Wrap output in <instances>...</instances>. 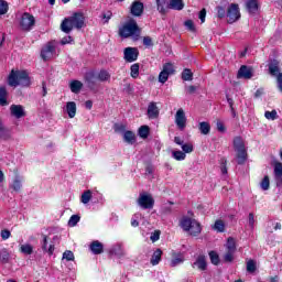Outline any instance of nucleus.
Wrapping results in <instances>:
<instances>
[{
    "instance_id": "obj_1",
    "label": "nucleus",
    "mask_w": 282,
    "mask_h": 282,
    "mask_svg": "<svg viewBox=\"0 0 282 282\" xmlns=\"http://www.w3.org/2000/svg\"><path fill=\"white\" fill-rule=\"evenodd\" d=\"M8 85L10 87H30L32 82L30 80L28 72L12 69L8 77Z\"/></svg>"
},
{
    "instance_id": "obj_2",
    "label": "nucleus",
    "mask_w": 282,
    "mask_h": 282,
    "mask_svg": "<svg viewBox=\"0 0 282 282\" xmlns=\"http://www.w3.org/2000/svg\"><path fill=\"white\" fill-rule=\"evenodd\" d=\"M180 226L184 232H188L192 237L202 235V225L196 219L185 216L181 219Z\"/></svg>"
},
{
    "instance_id": "obj_3",
    "label": "nucleus",
    "mask_w": 282,
    "mask_h": 282,
    "mask_svg": "<svg viewBox=\"0 0 282 282\" xmlns=\"http://www.w3.org/2000/svg\"><path fill=\"white\" fill-rule=\"evenodd\" d=\"M234 149L236 151V158L238 164H246V160H248V151L246 150V144L243 143V139L241 137H236L234 139Z\"/></svg>"
},
{
    "instance_id": "obj_4",
    "label": "nucleus",
    "mask_w": 282,
    "mask_h": 282,
    "mask_svg": "<svg viewBox=\"0 0 282 282\" xmlns=\"http://www.w3.org/2000/svg\"><path fill=\"white\" fill-rule=\"evenodd\" d=\"M119 35L122 39H129V36H140V26L135 20L128 21L122 28L119 29Z\"/></svg>"
},
{
    "instance_id": "obj_5",
    "label": "nucleus",
    "mask_w": 282,
    "mask_h": 282,
    "mask_svg": "<svg viewBox=\"0 0 282 282\" xmlns=\"http://www.w3.org/2000/svg\"><path fill=\"white\" fill-rule=\"evenodd\" d=\"M137 203L138 206H140V208L143 210H151L153 206H155V199H153V196L147 193H141Z\"/></svg>"
},
{
    "instance_id": "obj_6",
    "label": "nucleus",
    "mask_w": 282,
    "mask_h": 282,
    "mask_svg": "<svg viewBox=\"0 0 282 282\" xmlns=\"http://www.w3.org/2000/svg\"><path fill=\"white\" fill-rule=\"evenodd\" d=\"M36 23V20L34 19V15L25 12L22 14L20 19V28L23 30V32H30L34 28V24Z\"/></svg>"
},
{
    "instance_id": "obj_7",
    "label": "nucleus",
    "mask_w": 282,
    "mask_h": 282,
    "mask_svg": "<svg viewBox=\"0 0 282 282\" xmlns=\"http://www.w3.org/2000/svg\"><path fill=\"white\" fill-rule=\"evenodd\" d=\"M228 23H237L241 19L239 4L231 3L227 10Z\"/></svg>"
},
{
    "instance_id": "obj_8",
    "label": "nucleus",
    "mask_w": 282,
    "mask_h": 282,
    "mask_svg": "<svg viewBox=\"0 0 282 282\" xmlns=\"http://www.w3.org/2000/svg\"><path fill=\"white\" fill-rule=\"evenodd\" d=\"M173 74H175V67H173V64L166 63L165 65H163V69L159 74V83H162V85H164V83H166V80H169V77L173 76Z\"/></svg>"
},
{
    "instance_id": "obj_9",
    "label": "nucleus",
    "mask_w": 282,
    "mask_h": 282,
    "mask_svg": "<svg viewBox=\"0 0 282 282\" xmlns=\"http://www.w3.org/2000/svg\"><path fill=\"white\" fill-rule=\"evenodd\" d=\"M54 54H56V46H54V43L48 42L45 46L42 47L41 58L44 61H50L54 58Z\"/></svg>"
},
{
    "instance_id": "obj_10",
    "label": "nucleus",
    "mask_w": 282,
    "mask_h": 282,
    "mask_svg": "<svg viewBox=\"0 0 282 282\" xmlns=\"http://www.w3.org/2000/svg\"><path fill=\"white\" fill-rule=\"evenodd\" d=\"M140 56V51L137 47H126L123 51V58L126 63H135Z\"/></svg>"
},
{
    "instance_id": "obj_11",
    "label": "nucleus",
    "mask_w": 282,
    "mask_h": 282,
    "mask_svg": "<svg viewBox=\"0 0 282 282\" xmlns=\"http://www.w3.org/2000/svg\"><path fill=\"white\" fill-rule=\"evenodd\" d=\"M69 18L76 30H82V28H85V15L83 13L76 12Z\"/></svg>"
},
{
    "instance_id": "obj_12",
    "label": "nucleus",
    "mask_w": 282,
    "mask_h": 282,
    "mask_svg": "<svg viewBox=\"0 0 282 282\" xmlns=\"http://www.w3.org/2000/svg\"><path fill=\"white\" fill-rule=\"evenodd\" d=\"M175 123L176 127L181 129V131H183V129H186V113H184V109L181 108L176 111Z\"/></svg>"
},
{
    "instance_id": "obj_13",
    "label": "nucleus",
    "mask_w": 282,
    "mask_h": 282,
    "mask_svg": "<svg viewBox=\"0 0 282 282\" xmlns=\"http://www.w3.org/2000/svg\"><path fill=\"white\" fill-rule=\"evenodd\" d=\"M10 111L13 118H17V119L25 118V108H23V106L21 105H11Z\"/></svg>"
},
{
    "instance_id": "obj_14",
    "label": "nucleus",
    "mask_w": 282,
    "mask_h": 282,
    "mask_svg": "<svg viewBox=\"0 0 282 282\" xmlns=\"http://www.w3.org/2000/svg\"><path fill=\"white\" fill-rule=\"evenodd\" d=\"M130 10L133 17H142V13L144 12V3L134 1L132 2Z\"/></svg>"
},
{
    "instance_id": "obj_15",
    "label": "nucleus",
    "mask_w": 282,
    "mask_h": 282,
    "mask_svg": "<svg viewBox=\"0 0 282 282\" xmlns=\"http://www.w3.org/2000/svg\"><path fill=\"white\" fill-rule=\"evenodd\" d=\"M43 240H42V250L43 252H47V254H50V257H52L54 254V245L50 243V238L45 235L42 236Z\"/></svg>"
},
{
    "instance_id": "obj_16",
    "label": "nucleus",
    "mask_w": 282,
    "mask_h": 282,
    "mask_svg": "<svg viewBox=\"0 0 282 282\" xmlns=\"http://www.w3.org/2000/svg\"><path fill=\"white\" fill-rule=\"evenodd\" d=\"M238 78H245L246 80H250V78H252V67L242 65L238 70Z\"/></svg>"
},
{
    "instance_id": "obj_17",
    "label": "nucleus",
    "mask_w": 282,
    "mask_h": 282,
    "mask_svg": "<svg viewBox=\"0 0 282 282\" xmlns=\"http://www.w3.org/2000/svg\"><path fill=\"white\" fill-rule=\"evenodd\" d=\"M158 116H160V109L158 108V105L152 101L148 106V118H150V120H155Z\"/></svg>"
},
{
    "instance_id": "obj_18",
    "label": "nucleus",
    "mask_w": 282,
    "mask_h": 282,
    "mask_svg": "<svg viewBox=\"0 0 282 282\" xmlns=\"http://www.w3.org/2000/svg\"><path fill=\"white\" fill-rule=\"evenodd\" d=\"M74 22H72V18H65L61 24V30L65 34H69L72 30H74Z\"/></svg>"
},
{
    "instance_id": "obj_19",
    "label": "nucleus",
    "mask_w": 282,
    "mask_h": 282,
    "mask_svg": "<svg viewBox=\"0 0 282 282\" xmlns=\"http://www.w3.org/2000/svg\"><path fill=\"white\" fill-rule=\"evenodd\" d=\"M274 177L276 182V186H282V163L276 162L274 164Z\"/></svg>"
},
{
    "instance_id": "obj_20",
    "label": "nucleus",
    "mask_w": 282,
    "mask_h": 282,
    "mask_svg": "<svg viewBox=\"0 0 282 282\" xmlns=\"http://www.w3.org/2000/svg\"><path fill=\"white\" fill-rule=\"evenodd\" d=\"M85 80L89 89H95L96 87V73L94 70L87 72L85 74Z\"/></svg>"
},
{
    "instance_id": "obj_21",
    "label": "nucleus",
    "mask_w": 282,
    "mask_h": 282,
    "mask_svg": "<svg viewBox=\"0 0 282 282\" xmlns=\"http://www.w3.org/2000/svg\"><path fill=\"white\" fill-rule=\"evenodd\" d=\"M109 252L110 254L118 257L119 259L121 257H124V248H122V243H116L110 248Z\"/></svg>"
},
{
    "instance_id": "obj_22",
    "label": "nucleus",
    "mask_w": 282,
    "mask_h": 282,
    "mask_svg": "<svg viewBox=\"0 0 282 282\" xmlns=\"http://www.w3.org/2000/svg\"><path fill=\"white\" fill-rule=\"evenodd\" d=\"M11 137L12 133L10 132V129H8L0 119V140H10Z\"/></svg>"
},
{
    "instance_id": "obj_23",
    "label": "nucleus",
    "mask_w": 282,
    "mask_h": 282,
    "mask_svg": "<svg viewBox=\"0 0 282 282\" xmlns=\"http://www.w3.org/2000/svg\"><path fill=\"white\" fill-rule=\"evenodd\" d=\"M281 69L279 68V61L276 59H271L269 63V73L271 76H279L281 73Z\"/></svg>"
},
{
    "instance_id": "obj_24",
    "label": "nucleus",
    "mask_w": 282,
    "mask_h": 282,
    "mask_svg": "<svg viewBox=\"0 0 282 282\" xmlns=\"http://www.w3.org/2000/svg\"><path fill=\"white\" fill-rule=\"evenodd\" d=\"M90 250H91L93 254H102L105 247L102 246V243L100 241L95 240L90 245Z\"/></svg>"
},
{
    "instance_id": "obj_25",
    "label": "nucleus",
    "mask_w": 282,
    "mask_h": 282,
    "mask_svg": "<svg viewBox=\"0 0 282 282\" xmlns=\"http://www.w3.org/2000/svg\"><path fill=\"white\" fill-rule=\"evenodd\" d=\"M156 1V10L160 14H166L169 12V3L166 0H155Z\"/></svg>"
},
{
    "instance_id": "obj_26",
    "label": "nucleus",
    "mask_w": 282,
    "mask_h": 282,
    "mask_svg": "<svg viewBox=\"0 0 282 282\" xmlns=\"http://www.w3.org/2000/svg\"><path fill=\"white\" fill-rule=\"evenodd\" d=\"M167 8H170V10H184V0H170Z\"/></svg>"
},
{
    "instance_id": "obj_27",
    "label": "nucleus",
    "mask_w": 282,
    "mask_h": 282,
    "mask_svg": "<svg viewBox=\"0 0 282 282\" xmlns=\"http://www.w3.org/2000/svg\"><path fill=\"white\" fill-rule=\"evenodd\" d=\"M23 177L15 175V177L13 178L12 184L10 185V187L15 191V193H19V191H21L23 184Z\"/></svg>"
},
{
    "instance_id": "obj_28",
    "label": "nucleus",
    "mask_w": 282,
    "mask_h": 282,
    "mask_svg": "<svg viewBox=\"0 0 282 282\" xmlns=\"http://www.w3.org/2000/svg\"><path fill=\"white\" fill-rule=\"evenodd\" d=\"M0 105L1 107H8V89H6V86L0 87Z\"/></svg>"
},
{
    "instance_id": "obj_29",
    "label": "nucleus",
    "mask_w": 282,
    "mask_h": 282,
    "mask_svg": "<svg viewBox=\"0 0 282 282\" xmlns=\"http://www.w3.org/2000/svg\"><path fill=\"white\" fill-rule=\"evenodd\" d=\"M66 112L69 118H75L76 117V102L68 101L66 104Z\"/></svg>"
},
{
    "instance_id": "obj_30",
    "label": "nucleus",
    "mask_w": 282,
    "mask_h": 282,
    "mask_svg": "<svg viewBox=\"0 0 282 282\" xmlns=\"http://www.w3.org/2000/svg\"><path fill=\"white\" fill-rule=\"evenodd\" d=\"M69 87H70V91L73 94H79L80 89H83V82L73 80V82H70Z\"/></svg>"
},
{
    "instance_id": "obj_31",
    "label": "nucleus",
    "mask_w": 282,
    "mask_h": 282,
    "mask_svg": "<svg viewBox=\"0 0 282 282\" xmlns=\"http://www.w3.org/2000/svg\"><path fill=\"white\" fill-rule=\"evenodd\" d=\"M160 261H162V249H156L152 254L150 263H152L153 265H158Z\"/></svg>"
},
{
    "instance_id": "obj_32",
    "label": "nucleus",
    "mask_w": 282,
    "mask_h": 282,
    "mask_svg": "<svg viewBox=\"0 0 282 282\" xmlns=\"http://www.w3.org/2000/svg\"><path fill=\"white\" fill-rule=\"evenodd\" d=\"M173 213V202L164 203L161 207V215H171Z\"/></svg>"
},
{
    "instance_id": "obj_33",
    "label": "nucleus",
    "mask_w": 282,
    "mask_h": 282,
    "mask_svg": "<svg viewBox=\"0 0 282 282\" xmlns=\"http://www.w3.org/2000/svg\"><path fill=\"white\" fill-rule=\"evenodd\" d=\"M194 265H196L198 270H206L207 268L206 257L199 256L194 262Z\"/></svg>"
},
{
    "instance_id": "obj_34",
    "label": "nucleus",
    "mask_w": 282,
    "mask_h": 282,
    "mask_svg": "<svg viewBox=\"0 0 282 282\" xmlns=\"http://www.w3.org/2000/svg\"><path fill=\"white\" fill-rule=\"evenodd\" d=\"M123 140L128 144H134V142H135V133H133L132 131H126L123 133Z\"/></svg>"
},
{
    "instance_id": "obj_35",
    "label": "nucleus",
    "mask_w": 282,
    "mask_h": 282,
    "mask_svg": "<svg viewBox=\"0 0 282 282\" xmlns=\"http://www.w3.org/2000/svg\"><path fill=\"white\" fill-rule=\"evenodd\" d=\"M246 6L248 12H250L251 14H254V12L259 10V4L257 3V0H249Z\"/></svg>"
},
{
    "instance_id": "obj_36",
    "label": "nucleus",
    "mask_w": 282,
    "mask_h": 282,
    "mask_svg": "<svg viewBox=\"0 0 282 282\" xmlns=\"http://www.w3.org/2000/svg\"><path fill=\"white\" fill-rule=\"evenodd\" d=\"M97 78H98V80H100V83H106V80L111 79V74H109V72H107L106 69H101L98 73Z\"/></svg>"
},
{
    "instance_id": "obj_37",
    "label": "nucleus",
    "mask_w": 282,
    "mask_h": 282,
    "mask_svg": "<svg viewBox=\"0 0 282 282\" xmlns=\"http://www.w3.org/2000/svg\"><path fill=\"white\" fill-rule=\"evenodd\" d=\"M213 230H216V232H224L226 230V224L224 223V220H216L213 226Z\"/></svg>"
},
{
    "instance_id": "obj_38",
    "label": "nucleus",
    "mask_w": 282,
    "mask_h": 282,
    "mask_svg": "<svg viewBox=\"0 0 282 282\" xmlns=\"http://www.w3.org/2000/svg\"><path fill=\"white\" fill-rule=\"evenodd\" d=\"M199 131L203 135H208L210 133V123L203 121L199 123Z\"/></svg>"
},
{
    "instance_id": "obj_39",
    "label": "nucleus",
    "mask_w": 282,
    "mask_h": 282,
    "mask_svg": "<svg viewBox=\"0 0 282 282\" xmlns=\"http://www.w3.org/2000/svg\"><path fill=\"white\" fill-rule=\"evenodd\" d=\"M226 250H232V251H237V242L235 241V238L229 237L227 239V242L225 245Z\"/></svg>"
},
{
    "instance_id": "obj_40",
    "label": "nucleus",
    "mask_w": 282,
    "mask_h": 282,
    "mask_svg": "<svg viewBox=\"0 0 282 282\" xmlns=\"http://www.w3.org/2000/svg\"><path fill=\"white\" fill-rule=\"evenodd\" d=\"M235 252L237 251L226 250V253L224 254V261L226 263H232V261H235Z\"/></svg>"
},
{
    "instance_id": "obj_41",
    "label": "nucleus",
    "mask_w": 282,
    "mask_h": 282,
    "mask_svg": "<svg viewBox=\"0 0 282 282\" xmlns=\"http://www.w3.org/2000/svg\"><path fill=\"white\" fill-rule=\"evenodd\" d=\"M10 261V252L8 249L0 250V262L8 263Z\"/></svg>"
},
{
    "instance_id": "obj_42",
    "label": "nucleus",
    "mask_w": 282,
    "mask_h": 282,
    "mask_svg": "<svg viewBox=\"0 0 282 282\" xmlns=\"http://www.w3.org/2000/svg\"><path fill=\"white\" fill-rule=\"evenodd\" d=\"M172 158H174V160H176L177 162H182V161L186 160V153H184L182 151H173Z\"/></svg>"
},
{
    "instance_id": "obj_43",
    "label": "nucleus",
    "mask_w": 282,
    "mask_h": 282,
    "mask_svg": "<svg viewBox=\"0 0 282 282\" xmlns=\"http://www.w3.org/2000/svg\"><path fill=\"white\" fill-rule=\"evenodd\" d=\"M182 263H184V257L178 254L171 260L170 265L171 268H176V265H180Z\"/></svg>"
},
{
    "instance_id": "obj_44",
    "label": "nucleus",
    "mask_w": 282,
    "mask_h": 282,
    "mask_svg": "<svg viewBox=\"0 0 282 282\" xmlns=\"http://www.w3.org/2000/svg\"><path fill=\"white\" fill-rule=\"evenodd\" d=\"M247 272H249L250 274L257 272V261L249 260L247 262Z\"/></svg>"
},
{
    "instance_id": "obj_45",
    "label": "nucleus",
    "mask_w": 282,
    "mask_h": 282,
    "mask_svg": "<svg viewBox=\"0 0 282 282\" xmlns=\"http://www.w3.org/2000/svg\"><path fill=\"white\" fill-rule=\"evenodd\" d=\"M130 72L132 78H138L140 76V64H133L130 67Z\"/></svg>"
},
{
    "instance_id": "obj_46",
    "label": "nucleus",
    "mask_w": 282,
    "mask_h": 282,
    "mask_svg": "<svg viewBox=\"0 0 282 282\" xmlns=\"http://www.w3.org/2000/svg\"><path fill=\"white\" fill-rule=\"evenodd\" d=\"M20 250L23 254H32V252H34V248H32V245L30 243L22 245Z\"/></svg>"
},
{
    "instance_id": "obj_47",
    "label": "nucleus",
    "mask_w": 282,
    "mask_h": 282,
    "mask_svg": "<svg viewBox=\"0 0 282 282\" xmlns=\"http://www.w3.org/2000/svg\"><path fill=\"white\" fill-rule=\"evenodd\" d=\"M149 131H150L149 126H141L139 128L140 138H143V139L149 138Z\"/></svg>"
},
{
    "instance_id": "obj_48",
    "label": "nucleus",
    "mask_w": 282,
    "mask_h": 282,
    "mask_svg": "<svg viewBox=\"0 0 282 282\" xmlns=\"http://www.w3.org/2000/svg\"><path fill=\"white\" fill-rule=\"evenodd\" d=\"M260 188H262V191H269V188H270V177L268 175H265L263 177V180L261 181Z\"/></svg>"
},
{
    "instance_id": "obj_49",
    "label": "nucleus",
    "mask_w": 282,
    "mask_h": 282,
    "mask_svg": "<svg viewBox=\"0 0 282 282\" xmlns=\"http://www.w3.org/2000/svg\"><path fill=\"white\" fill-rule=\"evenodd\" d=\"M209 258L214 265H219V254L216 251H210Z\"/></svg>"
},
{
    "instance_id": "obj_50",
    "label": "nucleus",
    "mask_w": 282,
    "mask_h": 282,
    "mask_svg": "<svg viewBox=\"0 0 282 282\" xmlns=\"http://www.w3.org/2000/svg\"><path fill=\"white\" fill-rule=\"evenodd\" d=\"M88 202H91V191H86L82 194V204H87Z\"/></svg>"
},
{
    "instance_id": "obj_51",
    "label": "nucleus",
    "mask_w": 282,
    "mask_h": 282,
    "mask_svg": "<svg viewBox=\"0 0 282 282\" xmlns=\"http://www.w3.org/2000/svg\"><path fill=\"white\" fill-rule=\"evenodd\" d=\"M9 6L6 0H0V15L8 14Z\"/></svg>"
},
{
    "instance_id": "obj_52",
    "label": "nucleus",
    "mask_w": 282,
    "mask_h": 282,
    "mask_svg": "<svg viewBox=\"0 0 282 282\" xmlns=\"http://www.w3.org/2000/svg\"><path fill=\"white\" fill-rule=\"evenodd\" d=\"M264 118H267V120H276V118H279V115L276 113V110L265 111Z\"/></svg>"
},
{
    "instance_id": "obj_53",
    "label": "nucleus",
    "mask_w": 282,
    "mask_h": 282,
    "mask_svg": "<svg viewBox=\"0 0 282 282\" xmlns=\"http://www.w3.org/2000/svg\"><path fill=\"white\" fill-rule=\"evenodd\" d=\"M78 221H80V216L73 215V216H70V218L68 220V226H70V228H74V226H76L78 224Z\"/></svg>"
},
{
    "instance_id": "obj_54",
    "label": "nucleus",
    "mask_w": 282,
    "mask_h": 282,
    "mask_svg": "<svg viewBox=\"0 0 282 282\" xmlns=\"http://www.w3.org/2000/svg\"><path fill=\"white\" fill-rule=\"evenodd\" d=\"M182 78L184 80H193V72H191L188 68H185L182 73Z\"/></svg>"
},
{
    "instance_id": "obj_55",
    "label": "nucleus",
    "mask_w": 282,
    "mask_h": 282,
    "mask_svg": "<svg viewBox=\"0 0 282 282\" xmlns=\"http://www.w3.org/2000/svg\"><path fill=\"white\" fill-rule=\"evenodd\" d=\"M227 163H228V161L226 159L220 160V171H221L223 175L228 174V167L226 166Z\"/></svg>"
},
{
    "instance_id": "obj_56",
    "label": "nucleus",
    "mask_w": 282,
    "mask_h": 282,
    "mask_svg": "<svg viewBox=\"0 0 282 282\" xmlns=\"http://www.w3.org/2000/svg\"><path fill=\"white\" fill-rule=\"evenodd\" d=\"M183 153H193V145L192 143H183L181 145Z\"/></svg>"
},
{
    "instance_id": "obj_57",
    "label": "nucleus",
    "mask_w": 282,
    "mask_h": 282,
    "mask_svg": "<svg viewBox=\"0 0 282 282\" xmlns=\"http://www.w3.org/2000/svg\"><path fill=\"white\" fill-rule=\"evenodd\" d=\"M227 102H228V105H229V107H230V111H231V113H232V116H234V118H235V116H237V112L235 111V100H232V98H230L228 95H227Z\"/></svg>"
},
{
    "instance_id": "obj_58",
    "label": "nucleus",
    "mask_w": 282,
    "mask_h": 282,
    "mask_svg": "<svg viewBox=\"0 0 282 282\" xmlns=\"http://www.w3.org/2000/svg\"><path fill=\"white\" fill-rule=\"evenodd\" d=\"M63 259H65L66 261H74V252H72L70 250H66L63 253Z\"/></svg>"
},
{
    "instance_id": "obj_59",
    "label": "nucleus",
    "mask_w": 282,
    "mask_h": 282,
    "mask_svg": "<svg viewBox=\"0 0 282 282\" xmlns=\"http://www.w3.org/2000/svg\"><path fill=\"white\" fill-rule=\"evenodd\" d=\"M184 25L189 32H195V23L193 22V20H186L184 22Z\"/></svg>"
},
{
    "instance_id": "obj_60",
    "label": "nucleus",
    "mask_w": 282,
    "mask_h": 282,
    "mask_svg": "<svg viewBox=\"0 0 282 282\" xmlns=\"http://www.w3.org/2000/svg\"><path fill=\"white\" fill-rule=\"evenodd\" d=\"M216 10L218 19H224V17H226V9H224V7H217Z\"/></svg>"
},
{
    "instance_id": "obj_61",
    "label": "nucleus",
    "mask_w": 282,
    "mask_h": 282,
    "mask_svg": "<svg viewBox=\"0 0 282 282\" xmlns=\"http://www.w3.org/2000/svg\"><path fill=\"white\" fill-rule=\"evenodd\" d=\"M143 45H145V47H153V40L151 36L143 37Z\"/></svg>"
},
{
    "instance_id": "obj_62",
    "label": "nucleus",
    "mask_w": 282,
    "mask_h": 282,
    "mask_svg": "<svg viewBox=\"0 0 282 282\" xmlns=\"http://www.w3.org/2000/svg\"><path fill=\"white\" fill-rule=\"evenodd\" d=\"M11 232L8 229L1 230L0 237L3 241L10 239Z\"/></svg>"
},
{
    "instance_id": "obj_63",
    "label": "nucleus",
    "mask_w": 282,
    "mask_h": 282,
    "mask_svg": "<svg viewBox=\"0 0 282 282\" xmlns=\"http://www.w3.org/2000/svg\"><path fill=\"white\" fill-rule=\"evenodd\" d=\"M111 17H112L111 11H107V12H104V13L101 14V19L105 20V23H109V20L111 19Z\"/></svg>"
},
{
    "instance_id": "obj_64",
    "label": "nucleus",
    "mask_w": 282,
    "mask_h": 282,
    "mask_svg": "<svg viewBox=\"0 0 282 282\" xmlns=\"http://www.w3.org/2000/svg\"><path fill=\"white\" fill-rule=\"evenodd\" d=\"M278 89L282 93V73L278 75Z\"/></svg>"
}]
</instances>
